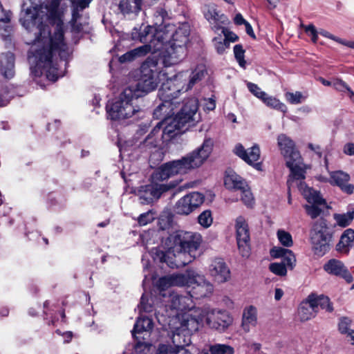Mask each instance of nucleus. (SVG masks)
I'll list each match as a JSON object with an SVG mask.
<instances>
[{
	"label": "nucleus",
	"mask_w": 354,
	"mask_h": 354,
	"mask_svg": "<svg viewBox=\"0 0 354 354\" xmlns=\"http://www.w3.org/2000/svg\"><path fill=\"white\" fill-rule=\"evenodd\" d=\"M62 1L46 0L28 6L24 3L19 19L32 44L28 55L31 73L36 77L45 75L52 82L63 75L57 68V56L66 59L70 55L64 37L66 8L61 6Z\"/></svg>",
	"instance_id": "obj_1"
},
{
	"label": "nucleus",
	"mask_w": 354,
	"mask_h": 354,
	"mask_svg": "<svg viewBox=\"0 0 354 354\" xmlns=\"http://www.w3.org/2000/svg\"><path fill=\"white\" fill-rule=\"evenodd\" d=\"M214 147L213 140L205 138L201 147L180 160L167 162L159 167L151 176V183L141 186L138 190L140 203L149 204L158 199L161 194L169 189V186L159 183L176 174H185L199 167L210 156Z\"/></svg>",
	"instance_id": "obj_2"
},
{
	"label": "nucleus",
	"mask_w": 354,
	"mask_h": 354,
	"mask_svg": "<svg viewBox=\"0 0 354 354\" xmlns=\"http://www.w3.org/2000/svg\"><path fill=\"white\" fill-rule=\"evenodd\" d=\"M201 242L202 236L198 233L177 231L167 238V250L161 253L160 261L171 268L185 266L196 258Z\"/></svg>",
	"instance_id": "obj_3"
},
{
	"label": "nucleus",
	"mask_w": 354,
	"mask_h": 354,
	"mask_svg": "<svg viewBox=\"0 0 354 354\" xmlns=\"http://www.w3.org/2000/svg\"><path fill=\"white\" fill-rule=\"evenodd\" d=\"M155 29L163 32L162 52L160 53L167 66H173L181 62L186 56L187 44L189 41L190 29L187 24H183L176 28L173 24H160Z\"/></svg>",
	"instance_id": "obj_4"
},
{
	"label": "nucleus",
	"mask_w": 354,
	"mask_h": 354,
	"mask_svg": "<svg viewBox=\"0 0 354 354\" xmlns=\"http://www.w3.org/2000/svg\"><path fill=\"white\" fill-rule=\"evenodd\" d=\"M204 319L210 328L219 332L225 331L234 321L232 316L225 310L205 307L187 314L183 319V326L192 331H197Z\"/></svg>",
	"instance_id": "obj_5"
},
{
	"label": "nucleus",
	"mask_w": 354,
	"mask_h": 354,
	"mask_svg": "<svg viewBox=\"0 0 354 354\" xmlns=\"http://www.w3.org/2000/svg\"><path fill=\"white\" fill-rule=\"evenodd\" d=\"M163 62V58L148 57L141 66V75L139 82L128 86L133 90L136 97H141L154 91L160 81L166 76L163 67H169Z\"/></svg>",
	"instance_id": "obj_6"
},
{
	"label": "nucleus",
	"mask_w": 354,
	"mask_h": 354,
	"mask_svg": "<svg viewBox=\"0 0 354 354\" xmlns=\"http://www.w3.org/2000/svg\"><path fill=\"white\" fill-rule=\"evenodd\" d=\"M205 66L203 64L198 65L191 71L179 72L162 83L159 95L165 100L168 97L176 100L180 94L191 90L205 77Z\"/></svg>",
	"instance_id": "obj_7"
},
{
	"label": "nucleus",
	"mask_w": 354,
	"mask_h": 354,
	"mask_svg": "<svg viewBox=\"0 0 354 354\" xmlns=\"http://www.w3.org/2000/svg\"><path fill=\"white\" fill-rule=\"evenodd\" d=\"M277 140L280 153L285 159L286 166L290 170L288 180V186L290 189L296 180L305 178L306 167L299 151L296 149L295 142L289 136L281 133L277 136Z\"/></svg>",
	"instance_id": "obj_8"
},
{
	"label": "nucleus",
	"mask_w": 354,
	"mask_h": 354,
	"mask_svg": "<svg viewBox=\"0 0 354 354\" xmlns=\"http://www.w3.org/2000/svg\"><path fill=\"white\" fill-rule=\"evenodd\" d=\"M131 37L133 40H138L142 43H147L145 45L138 47L133 50L136 58L147 55L151 52L152 55L156 58H160V53L162 52L163 32L162 29H155L154 26L142 25L138 29L134 28L131 32Z\"/></svg>",
	"instance_id": "obj_9"
},
{
	"label": "nucleus",
	"mask_w": 354,
	"mask_h": 354,
	"mask_svg": "<svg viewBox=\"0 0 354 354\" xmlns=\"http://www.w3.org/2000/svg\"><path fill=\"white\" fill-rule=\"evenodd\" d=\"M198 100L195 97L187 98L182 102L180 111L174 117L170 122L164 128L163 131L160 134L167 135L173 137L176 135V130H180L185 125L189 127L195 125L196 123L201 120L200 113H198Z\"/></svg>",
	"instance_id": "obj_10"
},
{
	"label": "nucleus",
	"mask_w": 354,
	"mask_h": 354,
	"mask_svg": "<svg viewBox=\"0 0 354 354\" xmlns=\"http://www.w3.org/2000/svg\"><path fill=\"white\" fill-rule=\"evenodd\" d=\"M163 302L166 303L165 307L159 306L157 310L156 317L159 322H168L173 317L181 318L184 315L198 309L194 308L193 301L189 295L182 296L171 293L164 299Z\"/></svg>",
	"instance_id": "obj_11"
},
{
	"label": "nucleus",
	"mask_w": 354,
	"mask_h": 354,
	"mask_svg": "<svg viewBox=\"0 0 354 354\" xmlns=\"http://www.w3.org/2000/svg\"><path fill=\"white\" fill-rule=\"evenodd\" d=\"M139 98L135 95L133 90L126 87L118 97L106 105L108 117L113 120H122L131 118L140 111L134 100Z\"/></svg>",
	"instance_id": "obj_12"
},
{
	"label": "nucleus",
	"mask_w": 354,
	"mask_h": 354,
	"mask_svg": "<svg viewBox=\"0 0 354 354\" xmlns=\"http://www.w3.org/2000/svg\"><path fill=\"white\" fill-rule=\"evenodd\" d=\"M298 187L301 194L308 201V204L306 205L304 208L310 218H316L327 207L326 202L320 193L308 187L302 180H296L292 187Z\"/></svg>",
	"instance_id": "obj_13"
},
{
	"label": "nucleus",
	"mask_w": 354,
	"mask_h": 354,
	"mask_svg": "<svg viewBox=\"0 0 354 354\" xmlns=\"http://www.w3.org/2000/svg\"><path fill=\"white\" fill-rule=\"evenodd\" d=\"M183 287L191 288L189 295L191 298H202L210 295L214 290V286L211 282L206 279L204 275L200 274L194 270H188L185 272V279Z\"/></svg>",
	"instance_id": "obj_14"
},
{
	"label": "nucleus",
	"mask_w": 354,
	"mask_h": 354,
	"mask_svg": "<svg viewBox=\"0 0 354 354\" xmlns=\"http://www.w3.org/2000/svg\"><path fill=\"white\" fill-rule=\"evenodd\" d=\"M332 234L326 221H317L311 231V243L315 253L319 256L324 255L330 248Z\"/></svg>",
	"instance_id": "obj_15"
},
{
	"label": "nucleus",
	"mask_w": 354,
	"mask_h": 354,
	"mask_svg": "<svg viewBox=\"0 0 354 354\" xmlns=\"http://www.w3.org/2000/svg\"><path fill=\"white\" fill-rule=\"evenodd\" d=\"M158 96L162 103L154 110L153 117L158 120H161V121L156 125L147 139H149L151 136L159 133L161 129H162V131L164 130L168 122H170L174 118L172 116L174 114V109L176 108V105L178 104L174 97H168V99L165 100L159 94Z\"/></svg>",
	"instance_id": "obj_16"
},
{
	"label": "nucleus",
	"mask_w": 354,
	"mask_h": 354,
	"mask_svg": "<svg viewBox=\"0 0 354 354\" xmlns=\"http://www.w3.org/2000/svg\"><path fill=\"white\" fill-rule=\"evenodd\" d=\"M270 255L273 258H281V262L272 263L269 270L274 274L284 277L287 274V269L292 270L296 264V258L293 252L281 247H274L270 250Z\"/></svg>",
	"instance_id": "obj_17"
},
{
	"label": "nucleus",
	"mask_w": 354,
	"mask_h": 354,
	"mask_svg": "<svg viewBox=\"0 0 354 354\" xmlns=\"http://www.w3.org/2000/svg\"><path fill=\"white\" fill-rule=\"evenodd\" d=\"M186 315H184L181 318L173 317L172 319L167 322L169 329L173 333V348L189 346L191 343L190 335L194 331L183 326V319Z\"/></svg>",
	"instance_id": "obj_18"
},
{
	"label": "nucleus",
	"mask_w": 354,
	"mask_h": 354,
	"mask_svg": "<svg viewBox=\"0 0 354 354\" xmlns=\"http://www.w3.org/2000/svg\"><path fill=\"white\" fill-rule=\"evenodd\" d=\"M234 228L238 248L243 257L250 255V232L248 222L244 216H239L234 221Z\"/></svg>",
	"instance_id": "obj_19"
},
{
	"label": "nucleus",
	"mask_w": 354,
	"mask_h": 354,
	"mask_svg": "<svg viewBox=\"0 0 354 354\" xmlns=\"http://www.w3.org/2000/svg\"><path fill=\"white\" fill-rule=\"evenodd\" d=\"M234 153L249 165L252 166L258 171L262 170L261 162L259 161L261 157V151L258 145H254L245 149L241 144H236L233 150Z\"/></svg>",
	"instance_id": "obj_20"
},
{
	"label": "nucleus",
	"mask_w": 354,
	"mask_h": 354,
	"mask_svg": "<svg viewBox=\"0 0 354 354\" xmlns=\"http://www.w3.org/2000/svg\"><path fill=\"white\" fill-rule=\"evenodd\" d=\"M204 202V196L199 192H192L178 201L175 206L178 214L188 215Z\"/></svg>",
	"instance_id": "obj_21"
},
{
	"label": "nucleus",
	"mask_w": 354,
	"mask_h": 354,
	"mask_svg": "<svg viewBox=\"0 0 354 354\" xmlns=\"http://www.w3.org/2000/svg\"><path fill=\"white\" fill-rule=\"evenodd\" d=\"M208 272L212 281L217 284L226 283L231 279L230 270L224 260L221 258L212 260Z\"/></svg>",
	"instance_id": "obj_22"
},
{
	"label": "nucleus",
	"mask_w": 354,
	"mask_h": 354,
	"mask_svg": "<svg viewBox=\"0 0 354 354\" xmlns=\"http://www.w3.org/2000/svg\"><path fill=\"white\" fill-rule=\"evenodd\" d=\"M258 324V310L252 305L245 307L243 310L241 329L245 333H248L251 330L257 327Z\"/></svg>",
	"instance_id": "obj_23"
},
{
	"label": "nucleus",
	"mask_w": 354,
	"mask_h": 354,
	"mask_svg": "<svg viewBox=\"0 0 354 354\" xmlns=\"http://www.w3.org/2000/svg\"><path fill=\"white\" fill-rule=\"evenodd\" d=\"M185 279V272L183 274H171L161 277L157 281L156 286L160 291V295L165 299L166 294L162 292L173 286L183 287Z\"/></svg>",
	"instance_id": "obj_24"
},
{
	"label": "nucleus",
	"mask_w": 354,
	"mask_h": 354,
	"mask_svg": "<svg viewBox=\"0 0 354 354\" xmlns=\"http://www.w3.org/2000/svg\"><path fill=\"white\" fill-rule=\"evenodd\" d=\"M350 176L342 171L330 172L328 182L333 185L338 186L344 192L352 194L354 191V185L348 183Z\"/></svg>",
	"instance_id": "obj_25"
},
{
	"label": "nucleus",
	"mask_w": 354,
	"mask_h": 354,
	"mask_svg": "<svg viewBox=\"0 0 354 354\" xmlns=\"http://www.w3.org/2000/svg\"><path fill=\"white\" fill-rule=\"evenodd\" d=\"M324 269L328 274L342 277L348 283L353 281V277L351 274L346 270L344 264L338 260H329L324 265Z\"/></svg>",
	"instance_id": "obj_26"
},
{
	"label": "nucleus",
	"mask_w": 354,
	"mask_h": 354,
	"mask_svg": "<svg viewBox=\"0 0 354 354\" xmlns=\"http://www.w3.org/2000/svg\"><path fill=\"white\" fill-rule=\"evenodd\" d=\"M314 301L309 295L299 306L297 316L301 322L308 321L315 318L317 315Z\"/></svg>",
	"instance_id": "obj_27"
},
{
	"label": "nucleus",
	"mask_w": 354,
	"mask_h": 354,
	"mask_svg": "<svg viewBox=\"0 0 354 354\" xmlns=\"http://www.w3.org/2000/svg\"><path fill=\"white\" fill-rule=\"evenodd\" d=\"M0 73L6 79L15 75V56L12 53H3L0 57Z\"/></svg>",
	"instance_id": "obj_28"
},
{
	"label": "nucleus",
	"mask_w": 354,
	"mask_h": 354,
	"mask_svg": "<svg viewBox=\"0 0 354 354\" xmlns=\"http://www.w3.org/2000/svg\"><path fill=\"white\" fill-rule=\"evenodd\" d=\"M224 183L228 189L240 190L246 187V181L235 171L228 170L226 171Z\"/></svg>",
	"instance_id": "obj_29"
},
{
	"label": "nucleus",
	"mask_w": 354,
	"mask_h": 354,
	"mask_svg": "<svg viewBox=\"0 0 354 354\" xmlns=\"http://www.w3.org/2000/svg\"><path fill=\"white\" fill-rule=\"evenodd\" d=\"M203 13L205 19L212 24H224L226 21V17L223 15H220L216 6L214 4L206 5L204 7Z\"/></svg>",
	"instance_id": "obj_30"
},
{
	"label": "nucleus",
	"mask_w": 354,
	"mask_h": 354,
	"mask_svg": "<svg viewBox=\"0 0 354 354\" xmlns=\"http://www.w3.org/2000/svg\"><path fill=\"white\" fill-rule=\"evenodd\" d=\"M120 11L123 15L136 13L141 10V0H116Z\"/></svg>",
	"instance_id": "obj_31"
},
{
	"label": "nucleus",
	"mask_w": 354,
	"mask_h": 354,
	"mask_svg": "<svg viewBox=\"0 0 354 354\" xmlns=\"http://www.w3.org/2000/svg\"><path fill=\"white\" fill-rule=\"evenodd\" d=\"M153 326V322L151 318L147 316L140 315L134 325L133 330H132V335L134 337H136L137 334L151 331Z\"/></svg>",
	"instance_id": "obj_32"
},
{
	"label": "nucleus",
	"mask_w": 354,
	"mask_h": 354,
	"mask_svg": "<svg viewBox=\"0 0 354 354\" xmlns=\"http://www.w3.org/2000/svg\"><path fill=\"white\" fill-rule=\"evenodd\" d=\"M310 297L314 301V304L317 311L318 312L319 307L325 310L328 313H332L334 310L333 304L330 299L324 295L310 294Z\"/></svg>",
	"instance_id": "obj_33"
},
{
	"label": "nucleus",
	"mask_w": 354,
	"mask_h": 354,
	"mask_svg": "<svg viewBox=\"0 0 354 354\" xmlns=\"http://www.w3.org/2000/svg\"><path fill=\"white\" fill-rule=\"evenodd\" d=\"M354 240V230L351 229L346 230L341 236L339 242L337 245V250L346 252L348 247Z\"/></svg>",
	"instance_id": "obj_34"
},
{
	"label": "nucleus",
	"mask_w": 354,
	"mask_h": 354,
	"mask_svg": "<svg viewBox=\"0 0 354 354\" xmlns=\"http://www.w3.org/2000/svg\"><path fill=\"white\" fill-rule=\"evenodd\" d=\"M264 104H266L268 106L271 107L274 109L279 110L283 113H286L288 111L287 106L285 104L280 102L279 100L276 97L268 95L267 93L261 100Z\"/></svg>",
	"instance_id": "obj_35"
},
{
	"label": "nucleus",
	"mask_w": 354,
	"mask_h": 354,
	"mask_svg": "<svg viewBox=\"0 0 354 354\" xmlns=\"http://www.w3.org/2000/svg\"><path fill=\"white\" fill-rule=\"evenodd\" d=\"M334 218L339 226L345 227L349 225L354 218V209L348 210L346 213L335 214Z\"/></svg>",
	"instance_id": "obj_36"
},
{
	"label": "nucleus",
	"mask_w": 354,
	"mask_h": 354,
	"mask_svg": "<svg viewBox=\"0 0 354 354\" xmlns=\"http://www.w3.org/2000/svg\"><path fill=\"white\" fill-rule=\"evenodd\" d=\"M234 349L230 345L216 344L210 345L207 354H234Z\"/></svg>",
	"instance_id": "obj_37"
},
{
	"label": "nucleus",
	"mask_w": 354,
	"mask_h": 354,
	"mask_svg": "<svg viewBox=\"0 0 354 354\" xmlns=\"http://www.w3.org/2000/svg\"><path fill=\"white\" fill-rule=\"evenodd\" d=\"M333 86L337 91L346 93L347 96L354 102V92L351 90L349 86L341 80L333 81Z\"/></svg>",
	"instance_id": "obj_38"
},
{
	"label": "nucleus",
	"mask_w": 354,
	"mask_h": 354,
	"mask_svg": "<svg viewBox=\"0 0 354 354\" xmlns=\"http://www.w3.org/2000/svg\"><path fill=\"white\" fill-rule=\"evenodd\" d=\"M277 235L279 241L282 245L289 248L293 245L292 238L289 232L283 230H279Z\"/></svg>",
	"instance_id": "obj_39"
},
{
	"label": "nucleus",
	"mask_w": 354,
	"mask_h": 354,
	"mask_svg": "<svg viewBox=\"0 0 354 354\" xmlns=\"http://www.w3.org/2000/svg\"><path fill=\"white\" fill-rule=\"evenodd\" d=\"M198 223L204 228L209 227L213 222L212 212L209 210H205L198 216Z\"/></svg>",
	"instance_id": "obj_40"
},
{
	"label": "nucleus",
	"mask_w": 354,
	"mask_h": 354,
	"mask_svg": "<svg viewBox=\"0 0 354 354\" xmlns=\"http://www.w3.org/2000/svg\"><path fill=\"white\" fill-rule=\"evenodd\" d=\"M285 98L287 102L292 104H297L301 103L306 98L301 92L296 91L295 93L287 92L285 94Z\"/></svg>",
	"instance_id": "obj_41"
},
{
	"label": "nucleus",
	"mask_w": 354,
	"mask_h": 354,
	"mask_svg": "<svg viewBox=\"0 0 354 354\" xmlns=\"http://www.w3.org/2000/svg\"><path fill=\"white\" fill-rule=\"evenodd\" d=\"M160 351L167 352V354H192V352L185 346L173 348L171 345L162 344L160 345Z\"/></svg>",
	"instance_id": "obj_42"
},
{
	"label": "nucleus",
	"mask_w": 354,
	"mask_h": 354,
	"mask_svg": "<svg viewBox=\"0 0 354 354\" xmlns=\"http://www.w3.org/2000/svg\"><path fill=\"white\" fill-rule=\"evenodd\" d=\"M239 191L241 193V199L243 203L248 207H252L254 200L248 185H246L245 188L241 189Z\"/></svg>",
	"instance_id": "obj_43"
},
{
	"label": "nucleus",
	"mask_w": 354,
	"mask_h": 354,
	"mask_svg": "<svg viewBox=\"0 0 354 354\" xmlns=\"http://www.w3.org/2000/svg\"><path fill=\"white\" fill-rule=\"evenodd\" d=\"M14 97V91L8 88H2L0 91V106L7 105L10 100Z\"/></svg>",
	"instance_id": "obj_44"
},
{
	"label": "nucleus",
	"mask_w": 354,
	"mask_h": 354,
	"mask_svg": "<svg viewBox=\"0 0 354 354\" xmlns=\"http://www.w3.org/2000/svg\"><path fill=\"white\" fill-rule=\"evenodd\" d=\"M91 0H71L73 8V17H76L78 10H82L88 7Z\"/></svg>",
	"instance_id": "obj_45"
},
{
	"label": "nucleus",
	"mask_w": 354,
	"mask_h": 354,
	"mask_svg": "<svg viewBox=\"0 0 354 354\" xmlns=\"http://www.w3.org/2000/svg\"><path fill=\"white\" fill-rule=\"evenodd\" d=\"M138 308L140 311L148 313L151 312L153 310V305L149 302V298L147 295H142Z\"/></svg>",
	"instance_id": "obj_46"
},
{
	"label": "nucleus",
	"mask_w": 354,
	"mask_h": 354,
	"mask_svg": "<svg viewBox=\"0 0 354 354\" xmlns=\"http://www.w3.org/2000/svg\"><path fill=\"white\" fill-rule=\"evenodd\" d=\"M214 44L218 53L223 54L225 49L229 47L230 41L226 38L224 39L214 38Z\"/></svg>",
	"instance_id": "obj_47"
},
{
	"label": "nucleus",
	"mask_w": 354,
	"mask_h": 354,
	"mask_svg": "<svg viewBox=\"0 0 354 354\" xmlns=\"http://www.w3.org/2000/svg\"><path fill=\"white\" fill-rule=\"evenodd\" d=\"M234 56L240 66L245 68V61L244 60V50L241 45H235L234 47Z\"/></svg>",
	"instance_id": "obj_48"
},
{
	"label": "nucleus",
	"mask_w": 354,
	"mask_h": 354,
	"mask_svg": "<svg viewBox=\"0 0 354 354\" xmlns=\"http://www.w3.org/2000/svg\"><path fill=\"white\" fill-rule=\"evenodd\" d=\"M352 321L348 317H342L339 319V322L338 324L339 330L342 334H348L350 330V326L351 325Z\"/></svg>",
	"instance_id": "obj_49"
},
{
	"label": "nucleus",
	"mask_w": 354,
	"mask_h": 354,
	"mask_svg": "<svg viewBox=\"0 0 354 354\" xmlns=\"http://www.w3.org/2000/svg\"><path fill=\"white\" fill-rule=\"evenodd\" d=\"M247 86L248 90L257 98L262 100L266 95V93L261 91V89L255 84L248 82Z\"/></svg>",
	"instance_id": "obj_50"
},
{
	"label": "nucleus",
	"mask_w": 354,
	"mask_h": 354,
	"mask_svg": "<svg viewBox=\"0 0 354 354\" xmlns=\"http://www.w3.org/2000/svg\"><path fill=\"white\" fill-rule=\"evenodd\" d=\"M304 30L308 35L311 37L312 41L313 43H316L318 39L319 31L317 30L315 26L313 24H309L304 27Z\"/></svg>",
	"instance_id": "obj_51"
},
{
	"label": "nucleus",
	"mask_w": 354,
	"mask_h": 354,
	"mask_svg": "<svg viewBox=\"0 0 354 354\" xmlns=\"http://www.w3.org/2000/svg\"><path fill=\"white\" fill-rule=\"evenodd\" d=\"M154 219L153 214L149 211L141 214L138 218V223L140 225H145Z\"/></svg>",
	"instance_id": "obj_52"
},
{
	"label": "nucleus",
	"mask_w": 354,
	"mask_h": 354,
	"mask_svg": "<svg viewBox=\"0 0 354 354\" xmlns=\"http://www.w3.org/2000/svg\"><path fill=\"white\" fill-rule=\"evenodd\" d=\"M77 11V15L76 17H73V12L72 13V20H71V27L72 31L75 33H80L83 30V25L77 23V19L80 17L79 12Z\"/></svg>",
	"instance_id": "obj_53"
},
{
	"label": "nucleus",
	"mask_w": 354,
	"mask_h": 354,
	"mask_svg": "<svg viewBox=\"0 0 354 354\" xmlns=\"http://www.w3.org/2000/svg\"><path fill=\"white\" fill-rule=\"evenodd\" d=\"M167 12L164 8H158L155 12V17L156 19V25H157L158 23H162L163 20L167 17Z\"/></svg>",
	"instance_id": "obj_54"
},
{
	"label": "nucleus",
	"mask_w": 354,
	"mask_h": 354,
	"mask_svg": "<svg viewBox=\"0 0 354 354\" xmlns=\"http://www.w3.org/2000/svg\"><path fill=\"white\" fill-rule=\"evenodd\" d=\"M11 12L10 11L5 10L0 3V21H3L4 23L9 22Z\"/></svg>",
	"instance_id": "obj_55"
},
{
	"label": "nucleus",
	"mask_w": 354,
	"mask_h": 354,
	"mask_svg": "<svg viewBox=\"0 0 354 354\" xmlns=\"http://www.w3.org/2000/svg\"><path fill=\"white\" fill-rule=\"evenodd\" d=\"M136 58L135 55L133 52V50L126 53L125 54L122 55L120 57L119 61L121 63H124L126 62H130Z\"/></svg>",
	"instance_id": "obj_56"
},
{
	"label": "nucleus",
	"mask_w": 354,
	"mask_h": 354,
	"mask_svg": "<svg viewBox=\"0 0 354 354\" xmlns=\"http://www.w3.org/2000/svg\"><path fill=\"white\" fill-rule=\"evenodd\" d=\"M319 34L325 37H327V38H329L330 39H333L339 44H342V39L339 38V37H337L335 36H334L333 35L330 34V32H328V31L326 30H320L319 31Z\"/></svg>",
	"instance_id": "obj_57"
},
{
	"label": "nucleus",
	"mask_w": 354,
	"mask_h": 354,
	"mask_svg": "<svg viewBox=\"0 0 354 354\" xmlns=\"http://www.w3.org/2000/svg\"><path fill=\"white\" fill-rule=\"evenodd\" d=\"M343 151L348 156H354V144L351 142L346 143L344 146Z\"/></svg>",
	"instance_id": "obj_58"
},
{
	"label": "nucleus",
	"mask_w": 354,
	"mask_h": 354,
	"mask_svg": "<svg viewBox=\"0 0 354 354\" xmlns=\"http://www.w3.org/2000/svg\"><path fill=\"white\" fill-rule=\"evenodd\" d=\"M307 147L312 151H313L315 154H317L319 157L322 156V151L321 147L319 145L308 143L307 145Z\"/></svg>",
	"instance_id": "obj_59"
},
{
	"label": "nucleus",
	"mask_w": 354,
	"mask_h": 354,
	"mask_svg": "<svg viewBox=\"0 0 354 354\" xmlns=\"http://www.w3.org/2000/svg\"><path fill=\"white\" fill-rule=\"evenodd\" d=\"M215 107H216L215 100L212 98H209L206 101V103L205 104V109L208 111H212L215 109Z\"/></svg>",
	"instance_id": "obj_60"
},
{
	"label": "nucleus",
	"mask_w": 354,
	"mask_h": 354,
	"mask_svg": "<svg viewBox=\"0 0 354 354\" xmlns=\"http://www.w3.org/2000/svg\"><path fill=\"white\" fill-rule=\"evenodd\" d=\"M234 22L237 25H241V24H244L245 25V23H247L248 21L244 19V18L243 17L242 15L239 13V14H236L235 17H234Z\"/></svg>",
	"instance_id": "obj_61"
},
{
	"label": "nucleus",
	"mask_w": 354,
	"mask_h": 354,
	"mask_svg": "<svg viewBox=\"0 0 354 354\" xmlns=\"http://www.w3.org/2000/svg\"><path fill=\"white\" fill-rule=\"evenodd\" d=\"M144 347L145 349H147V352H145L144 354H148V352L149 351H154L155 349V347L151 344H139L138 345V348H140V347Z\"/></svg>",
	"instance_id": "obj_62"
},
{
	"label": "nucleus",
	"mask_w": 354,
	"mask_h": 354,
	"mask_svg": "<svg viewBox=\"0 0 354 354\" xmlns=\"http://www.w3.org/2000/svg\"><path fill=\"white\" fill-rule=\"evenodd\" d=\"M245 26L246 32L250 36H251L252 37H255V35H254V31H253V29H252V27L251 26V25L248 22H247V23H245Z\"/></svg>",
	"instance_id": "obj_63"
},
{
	"label": "nucleus",
	"mask_w": 354,
	"mask_h": 354,
	"mask_svg": "<svg viewBox=\"0 0 354 354\" xmlns=\"http://www.w3.org/2000/svg\"><path fill=\"white\" fill-rule=\"evenodd\" d=\"M283 295V291L280 288H276L275 292H274V299L277 301H279L281 299L282 296Z\"/></svg>",
	"instance_id": "obj_64"
}]
</instances>
